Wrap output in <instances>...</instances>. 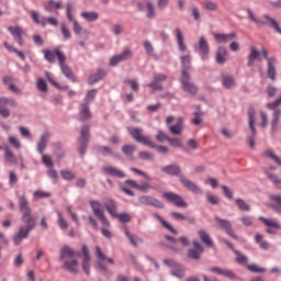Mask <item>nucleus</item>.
<instances>
[{"instance_id":"obj_1","label":"nucleus","mask_w":281,"mask_h":281,"mask_svg":"<svg viewBox=\"0 0 281 281\" xmlns=\"http://www.w3.org/2000/svg\"><path fill=\"white\" fill-rule=\"evenodd\" d=\"M81 256V268L87 276H91V251L87 244L82 245L80 251H76L69 246H64L60 249L59 260L63 262V269L69 273H78L80 261L78 258Z\"/></svg>"},{"instance_id":"obj_2","label":"nucleus","mask_w":281,"mask_h":281,"mask_svg":"<svg viewBox=\"0 0 281 281\" xmlns=\"http://www.w3.org/2000/svg\"><path fill=\"white\" fill-rule=\"evenodd\" d=\"M19 211L22 214V223H25V227H20L19 233L14 235L13 243L19 246L25 238H30V233L36 227V221L32 216V207H30V201L25 195L18 196Z\"/></svg>"},{"instance_id":"obj_3","label":"nucleus","mask_w":281,"mask_h":281,"mask_svg":"<svg viewBox=\"0 0 281 281\" xmlns=\"http://www.w3.org/2000/svg\"><path fill=\"white\" fill-rule=\"evenodd\" d=\"M42 52L44 54L45 60L50 65H54L57 58L58 65L64 76L69 78V80H74V70H71V68L67 65V55H65V52L60 50V48L43 49Z\"/></svg>"},{"instance_id":"obj_4","label":"nucleus","mask_w":281,"mask_h":281,"mask_svg":"<svg viewBox=\"0 0 281 281\" xmlns=\"http://www.w3.org/2000/svg\"><path fill=\"white\" fill-rule=\"evenodd\" d=\"M127 133H130L131 137L138 142V144H143V146H149V148H155V142L150 139V137L144 135V130L139 127H127Z\"/></svg>"},{"instance_id":"obj_5","label":"nucleus","mask_w":281,"mask_h":281,"mask_svg":"<svg viewBox=\"0 0 281 281\" xmlns=\"http://www.w3.org/2000/svg\"><path fill=\"white\" fill-rule=\"evenodd\" d=\"M89 205L97 218H99L101 225L103 227H111V222H109V218H106V215H104V211L102 210V204L99 201L91 200L89 202Z\"/></svg>"},{"instance_id":"obj_6","label":"nucleus","mask_w":281,"mask_h":281,"mask_svg":"<svg viewBox=\"0 0 281 281\" xmlns=\"http://www.w3.org/2000/svg\"><path fill=\"white\" fill-rule=\"evenodd\" d=\"M31 19L36 25L42 27H47V25H53L56 27L58 25V19L54 16H42L37 11H31Z\"/></svg>"},{"instance_id":"obj_7","label":"nucleus","mask_w":281,"mask_h":281,"mask_svg":"<svg viewBox=\"0 0 281 281\" xmlns=\"http://www.w3.org/2000/svg\"><path fill=\"white\" fill-rule=\"evenodd\" d=\"M8 106H12L13 109H16L19 106V102L15 101L14 98L10 97H0V115L1 117L8 119L10 117V109Z\"/></svg>"},{"instance_id":"obj_8","label":"nucleus","mask_w":281,"mask_h":281,"mask_svg":"<svg viewBox=\"0 0 281 281\" xmlns=\"http://www.w3.org/2000/svg\"><path fill=\"white\" fill-rule=\"evenodd\" d=\"M248 124L252 135L248 138L250 148H256V109L254 106L248 108Z\"/></svg>"},{"instance_id":"obj_9","label":"nucleus","mask_w":281,"mask_h":281,"mask_svg":"<svg viewBox=\"0 0 281 281\" xmlns=\"http://www.w3.org/2000/svg\"><path fill=\"white\" fill-rule=\"evenodd\" d=\"M175 122V116L170 115L166 117V124L169 126V132L171 135H182L183 133V117H178L176 124L172 125Z\"/></svg>"},{"instance_id":"obj_10","label":"nucleus","mask_w":281,"mask_h":281,"mask_svg":"<svg viewBox=\"0 0 281 281\" xmlns=\"http://www.w3.org/2000/svg\"><path fill=\"white\" fill-rule=\"evenodd\" d=\"M164 265L171 269V276L175 278H186V267L175 261V259H164Z\"/></svg>"},{"instance_id":"obj_11","label":"nucleus","mask_w":281,"mask_h":281,"mask_svg":"<svg viewBox=\"0 0 281 281\" xmlns=\"http://www.w3.org/2000/svg\"><path fill=\"white\" fill-rule=\"evenodd\" d=\"M261 56L267 60V77L276 81V57H269V52L266 48H261Z\"/></svg>"},{"instance_id":"obj_12","label":"nucleus","mask_w":281,"mask_h":281,"mask_svg":"<svg viewBox=\"0 0 281 281\" xmlns=\"http://www.w3.org/2000/svg\"><path fill=\"white\" fill-rule=\"evenodd\" d=\"M94 249L97 256V266L101 271H103V273H106L109 271V268H106L104 261H108L110 265H115V261L113 260V258H106V255L102 252V248H100V246H95Z\"/></svg>"},{"instance_id":"obj_13","label":"nucleus","mask_w":281,"mask_h":281,"mask_svg":"<svg viewBox=\"0 0 281 281\" xmlns=\"http://www.w3.org/2000/svg\"><path fill=\"white\" fill-rule=\"evenodd\" d=\"M162 199H166L168 203H173L176 207H188V202L175 192H164Z\"/></svg>"},{"instance_id":"obj_14","label":"nucleus","mask_w":281,"mask_h":281,"mask_svg":"<svg viewBox=\"0 0 281 281\" xmlns=\"http://www.w3.org/2000/svg\"><path fill=\"white\" fill-rule=\"evenodd\" d=\"M190 80H192V77L190 76V74L184 72V75H181L180 82L182 85V89L183 91H187V93H190L191 95H196V91H199V88H196V86Z\"/></svg>"},{"instance_id":"obj_15","label":"nucleus","mask_w":281,"mask_h":281,"mask_svg":"<svg viewBox=\"0 0 281 281\" xmlns=\"http://www.w3.org/2000/svg\"><path fill=\"white\" fill-rule=\"evenodd\" d=\"M168 80V76L165 74L155 72L153 76V81L148 83L149 89L153 91H164L162 82Z\"/></svg>"},{"instance_id":"obj_16","label":"nucleus","mask_w":281,"mask_h":281,"mask_svg":"<svg viewBox=\"0 0 281 281\" xmlns=\"http://www.w3.org/2000/svg\"><path fill=\"white\" fill-rule=\"evenodd\" d=\"M217 225L223 229L231 238L238 240V236L234 233V228H232V223L228 220H223L218 216L214 217Z\"/></svg>"},{"instance_id":"obj_17","label":"nucleus","mask_w":281,"mask_h":281,"mask_svg":"<svg viewBox=\"0 0 281 281\" xmlns=\"http://www.w3.org/2000/svg\"><path fill=\"white\" fill-rule=\"evenodd\" d=\"M165 238H166V240H168V243H169V244H168V247H169L170 249H172L173 251H180V249L177 248V245H178L179 243H181V245H182L183 247L190 246V239H188V237H186V236H182V237H180L179 239H177V238H175V237H171V236L166 235Z\"/></svg>"},{"instance_id":"obj_18","label":"nucleus","mask_w":281,"mask_h":281,"mask_svg":"<svg viewBox=\"0 0 281 281\" xmlns=\"http://www.w3.org/2000/svg\"><path fill=\"white\" fill-rule=\"evenodd\" d=\"M80 147L79 153L83 156L87 153V146L89 145V125L81 127V135L79 137Z\"/></svg>"},{"instance_id":"obj_19","label":"nucleus","mask_w":281,"mask_h":281,"mask_svg":"<svg viewBox=\"0 0 281 281\" xmlns=\"http://www.w3.org/2000/svg\"><path fill=\"white\" fill-rule=\"evenodd\" d=\"M211 273H216V276H223V278H228V280H238V276L229 269H223L221 267H212L209 269Z\"/></svg>"},{"instance_id":"obj_20","label":"nucleus","mask_w":281,"mask_h":281,"mask_svg":"<svg viewBox=\"0 0 281 281\" xmlns=\"http://www.w3.org/2000/svg\"><path fill=\"white\" fill-rule=\"evenodd\" d=\"M138 202L142 203V205H150L151 207H158V210H164V204L161 203V201L150 195L140 196L138 199Z\"/></svg>"},{"instance_id":"obj_21","label":"nucleus","mask_w":281,"mask_h":281,"mask_svg":"<svg viewBox=\"0 0 281 281\" xmlns=\"http://www.w3.org/2000/svg\"><path fill=\"white\" fill-rule=\"evenodd\" d=\"M205 249L203 248V245L196 240L193 241V248L189 249L188 256L189 258H192V260H200L201 254H203Z\"/></svg>"},{"instance_id":"obj_22","label":"nucleus","mask_w":281,"mask_h":281,"mask_svg":"<svg viewBox=\"0 0 281 281\" xmlns=\"http://www.w3.org/2000/svg\"><path fill=\"white\" fill-rule=\"evenodd\" d=\"M8 32H10L11 36L18 43V45H23V34H25V31H23V27L9 26Z\"/></svg>"},{"instance_id":"obj_23","label":"nucleus","mask_w":281,"mask_h":281,"mask_svg":"<svg viewBox=\"0 0 281 281\" xmlns=\"http://www.w3.org/2000/svg\"><path fill=\"white\" fill-rule=\"evenodd\" d=\"M259 221H262L263 225H266L267 234H276V229H281L280 224L278 223V220H269L263 216L259 217Z\"/></svg>"},{"instance_id":"obj_24","label":"nucleus","mask_w":281,"mask_h":281,"mask_svg":"<svg viewBox=\"0 0 281 281\" xmlns=\"http://www.w3.org/2000/svg\"><path fill=\"white\" fill-rule=\"evenodd\" d=\"M103 172L105 175H110V177H116L117 179L126 178V173L122 171V169L113 166H105L103 167Z\"/></svg>"},{"instance_id":"obj_25","label":"nucleus","mask_w":281,"mask_h":281,"mask_svg":"<svg viewBox=\"0 0 281 281\" xmlns=\"http://www.w3.org/2000/svg\"><path fill=\"white\" fill-rule=\"evenodd\" d=\"M180 181L184 188L190 190V192H194V194H203V190L199 188L194 182L190 181L188 178H183V176H180Z\"/></svg>"},{"instance_id":"obj_26","label":"nucleus","mask_w":281,"mask_h":281,"mask_svg":"<svg viewBox=\"0 0 281 281\" xmlns=\"http://www.w3.org/2000/svg\"><path fill=\"white\" fill-rule=\"evenodd\" d=\"M181 63V74L186 76V74H190V69H192V58L190 55H183L180 57Z\"/></svg>"},{"instance_id":"obj_27","label":"nucleus","mask_w":281,"mask_h":281,"mask_svg":"<svg viewBox=\"0 0 281 281\" xmlns=\"http://www.w3.org/2000/svg\"><path fill=\"white\" fill-rule=\"evenodd\" d=\"M199 50L202 54V60H205L210 56V44L205 36H201L199 40Z\"/></svg>"},{"instance_id":"obj_28","label":"nucleus","mask_w":281,"mask_h":281,"mask_svg":"<svg viewBox=\"0 0 281 281\" xmlns=\"http://www.w3.org/2000/svg\"><path fill=\"white\" fill-rule=\"evenodd\" d=\"M103 78H106V70L98 69L95 72L90 75L88 79V85H95L100 82V80H103Z\"/></svg>"},{"instance_id":"obj_29","label":"nucleus","mask_w":281,"mask_h":281,"mask_svg":"<svg viewBox=\"0 0 281 281\" xmlns=\"http://www.w3.org/2000/svg\"><path fill=\"white\" fill-rule=\"evenodd\" d=\"M256 60L260 63L262 61V57H260V52L258 50V48H256V46H251L250 54L248 55L247 65L249 67H254V63H256Z\"/></svg>"},{"instance_id":"obj_30","label":"nucleus","mask_w":281,"mask_h":281,"mask_svg":"<svg viewBox=\"0 0 281 281\" xmlns=\"http://www.w3.org/2000/svg\"><path fill=\"white\" fill-rule=\"evenodd\" d=\"M45 12H54V10H63V1L60 0H47L44 3Z\"/></svg>"},{"instance_id":"obj_31","label":"nucleus","mask_w":281,"mask_h":281,"mask_svg":"<svg viewBox=\"0 0 281 281\" xmlns=\"http://www.w3.org/2000/svg\"><path fill=\"white\" fill-rule=\"evenodd\" d=\"M215 61L217 65H225L227 63V48L220 46L215 53Z\"/></svg>"},{"instance_id":"obj_32","label":"nucleus","mask_w":281,"mask_h":281,"mask_svg":"<svg viewBox=\"0 0 281 281\" xmlns=\"http://www.w3.org/2000/svg\"><path fill=\"white\" fill-rule=\"evenodd\" d=\"M78 120L79 122H87V120H91V110L89 109V103L81 104Z\"/></svg>"},{"instance_id":"obj_33","label":"nucleus","mask_w":281,"mask_h":281,"mask_svg":"<svg viewBox=\"0 0 281 281\" xmlns=\"http://www.w3.org/2000/svg\"><path fill=\"white\" fill-rule=\"evenodd\" d=\"M161 170L165 172V175H170L171 177H181V167L177 165H169L164 167Z\"/></svg>"},{"instance_id":"obj_34","label":"nucleus","mask_w":281,"mask_h":281,"mask_svg":"<svg viewBox=\"0 0 281 281\" xmlns=\"http://www.w3.org/2000/svg\"><path fill=\"white\" fill-rule=\"evenodd\" d=\"M236 38V33H228V34H214V40L216 43H229V41H234Z\"/></svg>"},{"instance_id":"obj_35","label":"nucleus","mask_w":281,"mask_h":281,"mask_svg":"<svg viewBox=\"0 0 281 281\" xmlns=\"http://www.w3.org/2000/svg\"><path fill=\"white\" fill-rule=\"evenodd\" d=\"M4 161L10 166H14V164H16V156H14V153L10 150L8 145H4Z\"/></svg>"},{"instance_id":"obj_36","label":"nucleus","mask_w":281,"mask_h":281,"mask_svg":"<svg viewBox=\"0 0 281 281\" xmlns=\"http://www.w3.org/2000/svg\"><path fill=\"white\" fill-rule=\"evenodd\" d=\"M47 142H49V133L46 132L41 136V139L37 144V150L40 155L45 153V148H47Z\"/></svg>"},{"instance_id":"obj_37","label":"nucleus","mask_w":281,"mask_h":281,"mask_svg":"<svg viewBox=\"0 0 281 281\" xmlns=\"http://www.w3.org/2000/svg\"><path fill=\"white\" fill-rule=\"evenodd\" d=\"M175 35L177 38L178 47L180 52H187L188 46H186V43L183 42V33H181V29L177 27L175 31Z\"/></svg>"},{"instance_id":"obj_38","label":"nucleus","mask_w":281,"mask_h":281,"mask_svg":"<svg viewBox=\"0 0 281 281\" xmlns=\"http://www.w3.org/2000/svg\"><path fill=\"white\" fill-rule=\"evenodd\" d=\"M198 235L200 236V240H202L206 247H214V241H212V237H210L207 232L200 229Z\"/></svg>"},{"instance_id":"obj_39","label":"nucleus","mask_w":281,"mask_h":281,"mask_svg":"<svg viewBox=\"0 0 281 281\" xmlns=\"http://www.w3.org/2000/svg\"><path fill=\"white\" fill-rule=\"evenodd\" d=\"M222 85L225 89H234L236 87V80L229 75H223Z\"/></svg>"},{"instance_id":"obj_40","label":"nucleus","mask_w":281,"mask_h":281,"mask_svg":"<svg viewBox=\"0 0 281 281\" xmlns=\"http://www.w3.org/2000/svg\"><path fill=\"white\" fill-rule=\"evenodd\" d=\"M105 210L115 218L117 216V203L113 199H110L108 203L104 204Z\"/></svg>"},{"instance_id":"obj_41","label":"nucleus","mask_w":281,"mask_h":281,"mask_svg":"<svg viewBox=\"0 0 281 281\" xmlns=\"http://www.w3.org/2000/svg\"><path fill=\"white\" fill-rule=\"evenodd\" d=\"M135 150H137V147L135 145H124L122 147L123 155H125V157L131 160L134 159Z\"/></svg>"},{"instance_id":"obj_42","label":"nucleus","mask_w":281,"mask_h":281,"mask_svg":"<svg viewBox=\"0 0 281 281\" xmlns=\"http://www.w3.org/2000/svg\"><path fill=\"white\" fill-rule=\"evenodd\" d=\"M262 157L272 159V161H274V164H277V166H281V158L278 157V155H276V153H273V150H271V149L265 150L262 153Z\"/></svg>"},{"instance_id":"obj_43","label":"nucleus","mask_w":281,"mask_h":281,"mask_svg":"<svg viewBox=\"0 0 281 281\" xmlns=\"http://www.w3.org/2000/svg\"><path fill=\"white\" fill-rule=\"evenodd\" d=\"M81 18L85 19L86 21H89L90 23H93V21H98L100 19V14L95 12H87L83 11L81 12Z\"/></svg>"},{"instance_id":"obj_44","label":"nucleus","mask_w":281,"mask_h":281,"mask_svg":"<svg viewBox=\"0 0 281 281\" xmlns=\"http://www.w3.org/2000/svg\"><path fill=\"white\" fill-rule=\"evenodd\" d=\"M270 199L272 201L271 207H273L278 214H281V195H271Z\"/></svg>"},{"instance_id":"obj_45","label":"nucleus","mask_w":281,"mask_h":281,"mask_svg":"<svg viewBox=\"0 0 281 281\" xmlns=\"http://www.w3.org/2000/svg\"><path fill=\"white\" fill-rule=\"evenodd\" d=\"M52 196V192L37 190L33 193V201H40V199H49Z\"/></svg>"},{"instance_id":"obj_46","label":"nucleus","mask_w":281,"mask_h":281,"mask_svg":"<svg viewBox=\"0 0 281 281\" xmlns=\"http://www.w3.org/2000/svg\"><path fill=\"white\" fill-rule=\"evenodd\" d=\"M235 203H236L238 210H240L241 212H249L251 210V206H249V204L240 198L236 199Z\"/></svg>"},{"instance_id":"obj_47","label":"nucleus","mask_w":281,"mask_h":281,"mask_svg":"<svg viewBox=\"0 0 281 281\" xmlns=\"http://www.w3.org/2000/svg\"><path fill=\"white\" fill-rule=\"evenodd\" d=\"M155 218H157V221H159L161 223V225H164L168 229V232H171V234L177 235V229H175V227H172V225H170V223L166 222V220H164V217L155 214Z\"/></svg>"},{"instance_id":"obj_48","label":"nucleus","mask_w":281,"mask_h":281,"mask_svg":"<svg viewBox=\"0 0 281 281\" xmlns=\"http://www.w3.org/2000/svg\"><path fill=\"white\" fill-rule=\"evenodd\" d=\"M204 10H209V12H216L218 10V4L214 1L206 0L203 2Z\"/></svg>"},{"instance_id":"obj_49","label":"nucleus","mask_w":281,"mask_h":281,"mask_svg":"<svg viewBox=\"0 0 281 281\" xmlns=\"http://www.w3.org/2000/svg\"><path fill=\"white\" fill-rule=\"evenodd\" d=\"M60 175L65 181H74V179H76V173H74L71 170L64 169L60 171Z\"/></svg>"},{"instance_id":"obj_50","label":"nucleus","mask_w":281,"mask_h":281,"mask_svg":"<svg viewBox=\"0 0 281 281\" xmlns=\"http://www.w3.org/2000/svg\"><path fill=\"white\" fill-rule=\"evenodd\" d=\"M248 16L250 20H252L254 23H256V25H258L259 27H262V25H267V22L256 18V15L254 14V12H251V10H247Z\"/></svg>"},{"instance_id":"obj_51","label":"nucleus","mask_w":281,"mask_h":281,"mask_svg":"<svg viewBox=\"0 0 281 281\" xmlns=\"http://www.w3.org/2000/svg\"><path fill=\"white\" fill-rule=\"evenodd\" d=\"M57 216H58V226L61 229H67L69 227V223L67 222L66 218H64L63 213L57 212Z\"/></svg>"},{"instance_id":"obj_52","label":"nucleus","mask_w":281,"mask_h":281,"mask_svg":"<svg viewBox=\"0 0 281 281\" xmlns=\"http://www.w3.org/2000/svg\"><path fill=\"white\" fill-rule=\"evenodd\" d=\"M255 240L260 246L261 249H269V244L268 241L262 240V235L256 234Z\"/></svg>"},{"instance_id":"obj_53","label":"nucleus","mask_w":281,"mask_h":281,"mask_svg":"<svg viewBox=\"0 0 281 281\" xmlns=\"http://www.w3.org/2000/svg\"><path fill=\"white\" fill-rule=\"evenodd\" d=\"M72 30H74L75 34H77V36H80V34H87V30H83L82 25H80V23H78V21H74Z\"/></svg>"},{"instance_id":"obj_54","label":"nucleus","mask_w":281,"mask_h":281,"mask_svg":"<svg viewBox=\"0 0 281 281\" xmlns=\"http://www.w3.org/2000/svg\"><path fill=\"white\" fill-rule=\"evenodd\" d=\"M234 254L236 255V262H238V265H247V256L243 255L238 250H234Z\"/></svg>"},{"instance_id":"obj_55","label":"nucleus","mask_w":281,"mask_h":281,"mask_svg":"<svg viewBox=\"0 0 281 281\" xmlns=\"http://www.w3.org/2000/svg\"><path fill=\"white\" fill-rule=\"evenodd\" d=\"M147 19H155V4L151 1L146 2Z\"/></svg>"},{"instance_id":"obj_56","label":"nucleus","mask_w":281,"mask_h":281,"mask_svg":"<svg viewBox=\"0 0 281 281\" xmlns=\"http://www.w3.org/2000/svg\"><path fill=\"white\" fill-rule=\"evenodd\" d=\"M117 56H119L121 63H124V60H131V58H133V50L126 49Z\"/></svg>"},{"instance_id":"obj_57","label":"nucleus","mask_w":281,"mask_h":281,"mask_svg":"<svg viewBox=\"0 0 281 281\" xmlns=\"http://www.w3.org/2000/svg\"><path fill=\"white\" fill-rule=\"evenodd\" d=\"M53 146L55 148V155L58 157V159H63V157H65V150H63L60 143H54Z\"/></svg>"},{"instance_id":"obj_58","label":"nucleus","mask_w":281,"mask_h":281,"mask_svg":"<svg viewBox=\"0 0 281 281\" xmlns=\"http://www.w3.org/2000/svg\"><path fill=\"white\" fill-rule=\"evenodd\" d=\"M99 153L103 155V157H108V155H111V157H113L115 155V153H113V149H111V147L109 146L99 147Z\"/></svg>"},{"instance_id":"obj_59","label":"nucleus","mask_w":281,"mask_h":281,"mask_svg":"<svg viewBox=\"0 0 281 281\" xmlns=\"http://www.w3.org/2000/svg\"><path fill=\"white\" fill-rule=\"evenodd\" d=\"M124 83L125 85H130L132 91H135V92L139 91V82H137V80H135V79H126L124 81Z\"/></svg>"},{"instance_id":"obj_60","label":"nucleus","mask_w":281,"mask_h":281,"mask_svg":"<svg viewBox=\"0 0 281 281\" xmlns=\"http://www.w3.org/2000/svg\"><path fill=\"white\" fill-rule=\"evenodd\" d=\"M98 95V90L93 89L87 92L85 104H89V102H93L95 97Z\"/></svg>"},{"instance_id":"obj_61","label":"nucleus","mask_w":281,"mask_h":281,"mask_svg":"<svg viewBox=\"0 0 281 281\" xmlns=\"http://www.w3.org/2000/svg\"><path fill=\"white\" fill-rule=\"evenodd\" d=\"M60 32L66 41H69V38H71V31L69 30V27H67L66 24H61Z\"/></svg>"},{"instance_id":"obj_62","label":"nucleus","mask_w":281,"mask_h":281,"mask_svg":"<svg viewBox=\"0 0 281 281\" xmlns=\"http://www.w3.org/2000/svg\"><path fill=\"white\" fill-rule=\"evenodd\" d=\"M191 14L194 19V21H201V11L199 10V7L191 5Z\"/></svg>"},{"instance_id":"obj_63","label":"nucleus","mask_w":281,"mask_h":281,"mask_svg":"<svg viewBox=\"0 0 281 281\" xmlns=\"http://www.w3.org/2000/svg\"><path fill=\"white\" fill-rule=\"evenodd\" d=\"M206 200L211 203V205H218V196L213 193L206 192Z\"/></svg>"},{"instance_id":"obj_64","label":"nucleus","mask_w":281,"mask_h":281,"mask_svg":"<svg viewBox=\"0 0 281 281\" xmlns=\"http://www.w3.org/2000/svg\"><path fill=\"white\" fill-rule=\"evenodd\" d=\"M267 177L269 180L272 181V183H274V186H281V180H280V178H278V176L276 173L267 172Z\"/></svg>"}]
</instances>
